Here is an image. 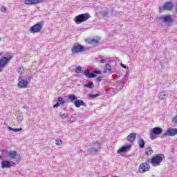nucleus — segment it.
<instances>
[{
  "label": "nucleus",
  "instance_id": "obj_17",
  "mask_svg": "<svg viewBox=\"0 0 177 177\" xmlns=\"http://www.w3.org/2000/svg\"><path fill=\"white\" fill-rule=\"evenodd\" d=\"M151 132L153 135H161L162 133V129L161 127H154L151 129Z\"/></svg>",
  "mask_w": 177,
  "mask_h": 177
},
{
  "label": "nucleus",
  "instance_id": "obj_12",
  "mask_svg": "<svg viewBox=\"0 0 177 177\" xmlns=\"http://www.w3.org/2000/svg\"><path fill=\"white\" fill-rule=\"evenodd\" d=\"M1 164V168H3V169L6 168H10V167H12V165H16L15 162L12 161L10 162L9 160H3Z\"/></svg>",
  "mask_w": 177,
  "mask_h": 177
},
{
  "label": "nucleus",
  "instance_id": "obj_33",
  "mask_svg": "<svg viewBox=\"0 0 177 177\" xmlns=\"http://www.w3.org/2000/svg\"><path fill=\"white\" fill-rule=\"evenodd\" d=\"M57 102H60L62 104H66V101H64L62 97H58Z\"/></svg>",
  "mask_w": 177,
  "mask_h": 177
},
{
  "label": "nucleus",
  "instance_id": "obj_41",
  "mask_svg": "<svg viewBox=\"0 0 177 177\" xmlns=\"http://www.w3.org/2000/svg\"><path fill=\"white\" fill-rule=\"evenodd\" d=\"M120 66H121V67H122L123 68H127V65H125V64H122V63L120 64Z\"/></svg>",
  "mask_w": 177,
  "mask_h": 177
},
{
  "label": "nucleus",
  "instance_id": "obj_23",
  "mask_svg": "<svg viewBox=\"0 0 177 177\" xmlns=\"http://www.w3.org/2000/svg\"><path fill=\"white\" fill-rule=\"evenodd\" d=\"M68 97L69 100L72 102L77 101L78 99L75 95H69Z\"/></svg>",
  "mask_w": 177,
  "mask_h": 177
},
{
  "label": "nucleus",
  "instance_id": "obj_30",
  "mask_svg": "<svg viewBox=\"0 0 177 177\" xmlns=\"http://www.w3.org/2000/svg\"><path fill=\"white\" fill-rule=\"evenodd\" d=\"M88 42H89V44H91L92 45H95V44H97L98 41L95 39H91Z\"/></svg>",
  "mask_w": 177,
  "mask_h": 177
},
{
  "label": "nucleus",
  "instance_id": "obj_1",
  "mask_svg": "<svg viewBox=\"0 0 177 177\" xmlns=\"http://www.w3.org/2000/svg\"><path fill=\"white\" fill-rule=\"evenodd\" d=\"M164 154L160 153L155 156H153L151 159L148 160L153 167H158L161 165L162 160H164Z\"/></svg>",
  "mask_w": 177,
  "mask_h": 177
},
{
  "label": "nucleus",
  "instance_id": "obj_8",
  "mask_svg": "<svg viewBox=\"0 0 177 177\" xmlns=\"http://www.w3.org/2000/svg\"><path fill=\"white\" fill-rule=\"evenodd\" d=\"M147 171H150V165L149 162H143L139 166V172L140 174H145Z\"/></svg>",
  "mask_w": 177,
  "mask_h": 177
},
{
  "label": "nucleus",
  "instance_id": "obj_39",
  "mask_svg": "<svg viewBox=\"0 0 177 177\" xmlns=\"http://www.w3.org/2000/svg\"><path fill=\"white\" fill-rule=\"evenodd\" d=\"M1 12H2L3 13H5V12H6V8L2 7V8H1Z\"/></svg>",
  "mask_w": 177,
  "mask_h": 177
},
{
  "label": "nucleus",
  "instance_id": "obj_27",
  "mask_svg": "<svg viewBox=\"0 0 177 177\" xmlns=\"http://www.w3.org/2000/svg\"><path fill=\"white\" fill-rule=\"evenodd\" d=\"M95 86L93 83H88L84 85V88H88L89 89H92Z\"/></svg>",
  "mask_w": 177,
  "mask_h": 177
},
{
  "label": "nucleus",
  "instance_id": "obj_38",
  "mask_svg": "<svg viewBox=\"0 0 177 177\" xmlns=\"http://www.w3.org/2000/svg\"><path fill=\"white\" fill-rule=\"evenodd\" d=\"M60 106V102H57L53 105L54 109H56Z\"/></svg>",
  "mask_w": 177,
  "mask_h": 177
},
{
  "label": "nucleus",
  "instance_id": "obj_7",
  "mask_svg": "<svg viewBox=\"0 0 177 177\" xmlns=\"http://www.w3.org/2000/svg\"><path fill=\"white\" fill-rule=\"evenodd\" d=\"M86 48L84 47V46L77 44L73 46L71 51L73 55H75V53H80L81 52H85Z\"/></svg>",
  "mask_w": 177,
  "mask_h": 177
},
{
  "label": "nucleus",
  "instance_id": "obj_40",
  "mask_svg": "<svg viewBox=\"0 0 177 177\" xmlns=\"http://www.w3.org/2000/svg\"><path fill=\"white\" fill-rule=\"evenodd\" d=\"M174 122H175V124H177V115H176L174 119H173Z\"/></svg>",
  "mask_w": 177,
  "mask_h": 177
},
{
  "label": "nucleus",
  "instance_id": "obj_6",
  "mask_svg": "<svg viewBox=\"0 0 177 177\" xmlns=\"http://www.w3.org/2000/svg\"><path fill=\"white\" fill-rule=\"evenodd\" d=\"M86 78H95L97 77L96 74H102V71H93L90 73L89 69H85L83 72Z\"/></svg>",
  "mask_w": 177,
  "mask_h": 177
},
{
  "label": "nucleus",
  "instance_id": "obj_37",
  "mask_svg": "<svg viewBox=\"0 0 177 177\" xmlns=\"http://www.w3.org/2000/svg\"><path fill=\"white\" fill-rule=\"evenodd\" d=\"M100 63L101 64H106V63H107V60H106V59H101V60H100Z\"/></svg>",
  "mask_w": 177,
  "mask_h": 177
},
{
  "label": "nucleus",
  "instance_id": "obj_4",
  "mask_svg": "<svg viewBox=\"0 0 177 177\" xmlns=\"http://www.w3.org/2000/svg\"><path fill=\"white\" fill-rule=\"evenodd\" d=\"M156 21L158 23L169 24L172 23V21H174V19H172L171 15H165L156 18Z\"/></svg>",
  "mask_w": 177,
  "mask_h": 177
},
{
  "label": "nucleus",
  "instance_id": "obj_22",
  "mask_svg": "<svg viewBox=\"0 0 177 177\" xmlns=\"http://www.w3.org/2000/svg\"><path fill=\"white\" fill-rule=\"evenodd\" d=\"M146 156H151L153 154V149L150 147L145 149Z\"/></svg>",
  "mask_w": 177,
  "mask_h": 177
},
{
  "label": "nucleus",
  "instance_id": "obj_2",
  "mask_svg": "<svg viewBox=\"0 0 177 177\" xmlns=\"http://www.w3.org/2000/svg\"><path fill=\"white\" fill-rule=\"evenodd\" d=\"M89 19H91V15L88 13L80 14L74 18V21L76 24H81Z\"/></svg>",
  "mask_w": 177,
  "mask_h": 177
},
{
  "label": "nucleus",
  "instance_id": "obj_36",
  "mask_svg": "<svg viewBox=\"0 0 177 177\" xmlns=\"http://www.w3.org/2000/svg\"><path fill=\"white\" fill-rule=\"evenodd\" d=\"M102 81H103V76L98 77L96 79V82H102Z\"/></svg>",
  "mask_w": 177,
  "mask_h": 177
},
{
  "label": "nucleus",
  "instance_id": "obj_32",
  "mask_svg": "<svg viewBox=\"0 0 177 177\" xmlns=\"http://www.w3.org/2000/svg\"><path fill=\"white\" fill-rule=\"evenodd\" d=\"M17 71L19 73V74L21 75V74H24V68L20 67L17 68Z\"/></svg>",
  "mask_w": 177,
  "mask_h": 177
},
{
  "label": "nucleus",
  "instance_id": "obj_9",
  "mask_svg": "<svg viewBox=\"0 0 177 177\" xmlns=\"http://www.w3.org/2000/svg\"><path fill=\"white\" fill-rule=\"evenodd\" d=\"M12 59V57L8 58V57H3L0 59V73L2 71V68L5 67L9 63V61Z\"/></svg>",
  "mask_w": 177,
  "mask_h": 177
},
{
  "label": "nucleus",
  "instance_id": "obj_11",
  "mask_svg": "<svg viewBox=\"0 0 177 177\" xmlns=\"http://www.w3.org/2000/svg\"><path fill=\"white\" fill-rule=\"evenodd\" d=\"M18 81H19V83H18L19 88H27L28 85V80H23L21 79V76H20L19 77Z\"/></svg>",
  "mask_w": 177,
  "mask_h": 177
},
{
  "label": "nucleus",
  "instance_id": "obj_31",
  "mask_svg": "<svg viewBox=\"0 0 177 177\" xmlns=\"http://www.w3.org/2000/svg\"><path fill=\"white\" fill-rule=\"evenodd\" d=\"M55 144L57 145V146H62V145H63V140H55Z\"/></svg>",
  "mask_w": 177,
  "mask_h": 177
},
{
  "label": "nucleus",
  "instance_id": "obj_10",
  "mask_svg": "<svg viewBox=\"0 0 177 177\" xmlns=\"http://www.w3.org/2000/svg\"><path fill=\"white\" fill-rule=\"evenodd\" d=\"M7 156L11 160H15L16 162L19 163V159L17 158V151H9L7 152Z\"/></svg>",
  "mask_w": 177,
  "mask_h": 177
},
{
  "label": "nucleus",
  "instance_id": "obj_16",
  "mask_svg": "<svg viewBox=\"0 0 177 177\" xmlns=\"http://www.w3.org/2000/svg\"><path fill=\"white\" fill-rule=\"evenodd\" d=\"M44 2V0H25L24 1V5H37V3H41Z\"/></svg>",
  "mask_w": 177,
  "mask_h": 177
},
{
  "label": "nucleus",
  "instance_id": "obj_34",
  "mask_svg": "<svg viewBox=\"0 0 177 177\" xmlns=\"http://www.w3.org/2000/svg\"><path fill=\"white\" fill-rule=\"evenodd\" d=\"M89 97L91 99H96L97 96H99V94H90L88 95Z\"/></svg>",
  "mask_w": 177,
  "mask_h": 177
},
{
  "label": "nucleus",
  "instance_id": "obj_3",
  "mask_svg": "<svg viewBox=\"0 0 177 177\" xmlns=\"http://www.w3.org/2000/svg\"><path fill=\"white\" fill-rule=\"evenodd\" d=\"M102 149V145L99 142H93V147L87 149L88 154H97Z\"/></svg>",
  "mask_w": 177,
  "mask_h": 177
},
{
  "label": "nucleus",
  "instance_id": "obj_19",
  "mask_svg": "<svg viewBox=\"0 0 177 177\" xmlns=\"http://www.w3.org/2000/svg\"><path fill=\"white\" fill-rule=\"evenodd\" d=\"M136 139V133H130L127 136V140L129 142H131V143H133L135 142Z\"/></svg>",
  "mask_w": 177,
  "mask_h": 177
},
{
  "label": "nucleus",
  "instance_id": "obj_25",
  "mask_svg": "<svg viewBox=\"0 0 177 177\" xmlns=\"http://www.w3.org/2000/svg\"><path fill=\"white\" fill-rule=\"evenodd\" d=\"M23 113H19L17 116V120L18 122H21V121H23Z\"/></svg>",
  "mask_w": 177,
  "mask_h": 177
},
{
  "label": "nucleus",
  "instance_id": "obj_28",
  "mask_svg": "<svg viewBox=\"0 0 177 177\" xmlns=\"http://www.w3.org/2000/svg\"><path fill=\"white\" fill-rule=\"evenodd\" d=\"M109 13H110V9L109 8H106L102 11V14L104 15V16H107Z\"/></svg>",
  "mask_w": 177,
  "mask_h": 177
},
{
  "label": "nucleus",
  "instance_id": "obj_5",
  "mask_svg": "<svg viewBox=\"0 0 177 177\" xmlns=\"http://www.w3.org/2000/svg\"><path fill=\"white\" fill-rule=\"evenodd\" d=\"M44 24V22L39 21L37 24L33 25L30 28V32L34 33V32H41V30H42V25Z\"/></svg>",
  "mask_w": 177,
  "mask_h": 177
},
{
  "label": "nucleus",
  "instance_id": "obj_18",
  "mask_svg": "<svg viewBox=\"0 0 177 177\" xmlns=\"http://www.w3.org/2000/svg\"><path fill=\"white\" fill-rule=\"evenodd\" d=\"M74 105L77 107V109H80L81 106H84L85 107V102L82 101V100H77L74 102Z\"/></svg>",
  "mask_w": 177,
  "mask_h": 177
},
{
  "label": "nucleus",
  "instance_id": "obj_24",
  "mask_svg": "<svg viewBox=\"0 0 177 177\" xmlns=\"http://www.w3.org/2000/svg\"><path fill=\"white\" fill-rule=\"evenodd\" d=\"M107 70H108V71H111V65H110L109 64H108L105 66V69L104 70V74H106V73H107Z\"/></svg>",
  "mask_w": 177,
  "mask_h": 177
},
{
  "label": "nucleus",
  "instance_id": "obj_13",
  "mask_svg": "<svg viewBox=\"0 0 177 177\" xmlns=\"http://www.w3.org/2000/svg\"><path fill=\"white\" fill-rule=\"evenodd\" d=\"M172 8H174V5L170 1H168L160 8V10H171Z\"/></svg>",
  "mask_w": 177,
  "mask_h": 177
},
{
  "label": "nucleus",
  "instance_id": "obj_42",
  "mask_svg": "<svg viewBox=\"0 0 177 177\" xmlns=\"http://www.w3.org/2000/svg\"><path fill=\"white\" fill-rule=\"evenodd\" d=\"M150 135H151V139H152V140H153V139H156V138H154V137L151 135V133H150Z\"/></svg>",
  "mask_w": 177,
  "mask_h": 177
},
{
  "label": "nucleus",
  "instance_id": "obj_20",
  "mask_svg": "<svg viewBox=\"0 0 177 177\" xmlns=\"http://www.w3.org/2000/svg\"><path fill=\"white\" fill-rule=\"evenodd\" d=\"M171 96H172V94H165L163 91L159 93V99H160V100H164L165 97H171Z\"/></svg>",
  "mask_w": 177,
  "mask_h": 177
},
{
  "label": "nucleus",
  "instance_id": "obj_26",
  "mask_svg": "<svg viewBox=\"0 0 177 177\" xmlns=\"http://www.w3.org/2000/svg\"><path fill=\"white\" fill-rule=\"evenodd\" d=\"M9 131H12V132H20V131H22V128H19V129H14L10 127H8Z\"/></svg>",
  "mask_w": 177,
  "mask_h": 177
},
{
  "label": "nucleus",
  "instance_id": "obj_14",
  "mask_svg": "<svg viewBox=\"0 0 177 177\" xmlns=\"http://www.w3.org/2000/svg\"><path fill=\"white\" fill-rule=\"evenodd\" d=\"M175 135H177V129H170L164 133L163 136H175Z\"/></svg>",
  "mask_w": 177,
  "mask_h": 177
},
{
  "label": "nucleus",
  "instance_id": "obj_21",
  "mask_svg": "<svg viewBox=\"0 0 177 177\" xmlns=\"http://www.w3.org/2000/svg\"><path fill=\"white\" fill-rule=\"evenodd\" d=\"M138 146L140 147V149H144L145 148V145H146V142H145V140H143L142 138H140L138 140Z\"/></svg>",
  "mask_w": 177,
  "mask_h": 177
},
{
  "label": "nucleus",
  "instance_id": "obj_15",
  "mask_svg": "<svg viewBox=\"0 0 177 177\" xmlns=\"http://www.w3.org/2000/svg\"><path fill=\"white\" fill-rule=\"evenodd\" d=\"M129 150H131V145H124L118 150V154H122L127 153V151H129Z\"/></svg>",
  "mask_w": 177,
  "mask_h": 177
},
{
  "label": "nucleus",
  "instance_id": "obj_35",
  "mask_svg": "<svg viewBox=\"0 0 177 177\" xmlns=\"http://www.w3.org/2000/svg\"><path fill=\"white\" fill-rule=\"evenodd\" d=\"M60 118L62 120H66V118H68V114H62L59 115Z\"/></svg>",
  "mask_w": 177,
  "mask_h": 177
},
{
  "label": "nucleus",
  "instance_id": "obj_29",
  "mask_svg": "<svg viewBox=\"0 0 177 177\" xmlns=\"http://www.w3.org/2000/svg\"><path fill=\"white\" fill-rule=\"evenodd\" d=\"M75 73H77V74H80V73H82V67L81 66H77L75 69Z\"/></svg>",
  "mask_w": 177,
  "mask_h": 177
}]
</instances>
